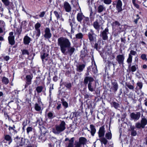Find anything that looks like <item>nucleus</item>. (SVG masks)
Returning <instances> with one entry per match:
<instances>
[{"label":"nucleus","instance_id":"f257e3e1","mask_svg":"<svg viewBox=\"0 0 147 147\" xmlns=\"http://www.w3.org/2000/svg\"><path fill=\"white\" fill-rule=\"evenodd\" d=\"M57 44L60 47L61 52L64 55L66 54V48H68V51L71 55L75 50V48L71 47V43L69 40L66 37H61L57 40Z\"/></svg>","mask_w":147,"mask_h":147},{"label":"nucleus","instance_id":"f03ea898","mask_svg":"<svg viewBox=\"0 0 147 147\" xmlns=\"http://www.w3.org/2000/svg\"><path fill=\"white\" fill-rule=\"evenodd\" d=\"M94 79L89 76L86 77L84 80V83L85 85L88 84V88L89 90L91 92L95 90L96 88V84L93 82Z\"/></svg>","mask_w":147,"mask_h":147},{"label":"nucleus","instance_id":"7ed1b4c3","mask_svg":"<svg viewBox=\"0 0 147 147\" xmlns=\"http://www.w3.org/2000/svg\"><path fill=\"white\" fill-rule=\"evenodd\" d=\"M61 123L59 125H56L53 128L52 132L55 134L58 135L63 131L66 129V124L63 121H60Z\"/></svg>","mask_w":147,"mask_h":147},{"label":"nucleus","instance_id":"20e7f679","mask_svg":"<svg viewBox=\"0 0 147 147\" xmlns=\"http://www.w3.org/2000/svg\"><path fill=\"white\" fill-rule=\"evenodd\" d=\"M15 141L16 143L17 147L26 146L28 143V140L22 138H16L15 139Z\"/></svg>","mask_w":147,"mask_h":147},{"label":"nucleus","instance_id":"39448f33","mask_svg":"<svg viewBox=\"0 0 147 147\" xmlns=\"http://www.w3.org/2000/svg\"><path fill=\"white\" fill-rule=\"evenodd\" d=\"M113 5L114 7L116 6V8L118 12H120L122 11V2L121 0H118L117 1H115L113 3Z\"/></svg>","mask_w":147,"mask_h":147},{"label":"nucleus","instance_id":"423d86ee","mask_svg":"<svg viewBox=\"0 0 147 147\" xmlns=\"http://www.w3.org/2000/svg\"><path fill=\"white\" fill-rule=\"evenodd\" d=\"M141 114L140 112H135L131 113L130 115V119L136 121L139 119L140 116Z\"/></svg>","mask_w":147,"mask_h":147},{"label":"nucleus","instance_id":"0eeeda50","mask_svg":"<svg viewBox=\"0 0 147 147\" xmlns=\"http://www.w3.org/2000/svg\"><path fill=\"white\" fill-rule=\"evenodd\" d=\"M89 39L90 42L95 41L96 40L97 35L95 34L92 30H90V31L88 33Z\"/></svg>","mask_w":147,"mask_h":147},{"label":"nucleus","instance_id":"6e6552de","mask_svg":"<svg viewBox=\"0 0 147 147\" xmlns=\"http://www.w3.org/2000/svg\"><path fill=\"white\" fill-rule=\"evenodd\" d=\"M45 34L44 35V37L47 39H50L52 36V34L49 28H46L45 30Z\"/></svg>","mask_w":147,"mask_h":147},{"label":"nucleus","instance_id":"1a4fd4ad","mask_svg":"<svg viewBox=\"0 0 147 147\" xmlns=\"http://www.w3.org/2000/svg\"><path fill=\"white\" fill-rule=\"evenodd\" d=\"M109 33V29L107 27L105 28L101 33V36L103 40H106L108 39L107 34Z\"/></svg>","mask_w":147,"mask_h":147},{"label":"nucleus","instance_id":"9d476101","mask_svg":"<svg viewBox=\"0 0 147 147\" xmlns=\"http://www.w3.org/2000/svg\"><path fill=\"white\" fill-rule=\"evenodd\" d=\"M105 125H103L100 127L98 132L99 138H102L104 136L105 132Z\"/></svg>","mask_w":147,"mask_h":147},{"label":"nucleus","instance_id":"9b49d317","mask_svg":"<svg viewBox=\"0 0 147 147\" xmlns=\"http://www.w3.org/2000/svg\"><path fill=\"white\" fill-rule=\"evenodd\" d=\"M125 57L124 55H119L116 57V60L119 65L123 63Z\"/></svg>","mask_w":147,"mask_h":147},{"label":"nucleus","instance_id":"f8f14e48","mask_svg":"<svg viewBox=\"0 0 147 147\" xmlns=\"http://www.w3.org/2000/svg\"><path fill=\"white\" fill-rule=\"evenodd\" d=\"M63 7L65 11L69 12L71 11V7L69 3L67 1H65L63 3Z\"/></svg>","mask_w":147,"mask_h":147},{"label":"nucleus","instance_id":"ddd939ff","mask_svg":"<svg viewBox=\"0 0 147 147\" xmlns=\"http://www.w3.org/2000/svg\"><path fill=\"white\" fill-rule=\"evenodd\" d=\"M33 76L32 75H27L25 78L26 82L27 85H29L31 84L32 80V79Z\"/></svg>","mask_w":147,"mask_h":147},{"label":"nucleus","instance_id":"4468645a","mask_svg":"<svg viewBox=\"0 0 147 147\" xmlns=\"http://www.w3.org/2000/svg\"><path fill=\"white\" fill-rule=\"evenodd\" d=\"M84 16L81 12L78 13L77 15V21L80 23H81L82 20L84 19Z\"/></svg>","mask_w":147,"mask_h":147},{"label":"nucleus","instance_id":"2eb2a0df","mask_svg":"<svg viewBox=\"0 0 147 147\" xmlns=\"http://www.w3.org/2000/svg\"><path fill=\"white\" fill-rule=\"evenodd\" d=\"M31 40V38L28 36H26L23 39L24 43L25 45H28Z\"/></svg>","mask_w":147,"mask_h":147},{"label":"nucleus","instance_id":"dca6fc26","mask_svg":"<svg viewBox=\"0 0 147 147\" xmlns=\"http://www.w3.org/2000/svg\"><path fill=\"white\" fill-rule=\"evenodd\" d=\"M88 55L87 50L85 49L84 48L81 52L80 57L82 58H84Z\"/></svg>","mask_w":147,"mask_h":147},{"label":"nucleus","instance_id":"f3484780","mask_svg":"<svg viewBox=\"0 0 147 147\" xmlns=\"http://www.w3.org/2000/svg\"><path fill=\"white\" fill-rule=\"evenodd\" d=\"M40 30H35L33 32V37H34L36 39H38L40 36Z\"/></svg>","mask_w":147,"mask_h":147},{"label":"nucleus","instance_id":"a211bd4d","mask_svg":"<svg viewBox=\"0 0 147 147\" xmlns=\"http://www.w3.org/2000/svg\"><path fill=\"white\" fill-rule=\"evenodd\" d=\"M97 11L98 13H100L106 10V8L103 5H100L97 7Z\"/></svg>","mask_w":147,"mask_h":147},{"label":"nucleus","instance_id":"6ab92c4d","mask_svg":"<svg viewBox=\"0 0 147 147\" xmlns=\"http://www.w3.org/2000/svg\"><path fill=\"white\" fill-rule=\"evenodd\" d=\"M112 88L114 91V92H116L118 89V84L115 81L112 83Z\"/></svg>","mask_w":147,"mask_h":147},{"label":"nucleus","instance_id":"aec40b11","mask_svg":"<svg viewBox=\"0 0 147 147\" xmlns=\"http://www.w3.org/2000/svg\"><path fill=\"white\" fill-rule=\"evenodd\" d=\"M48 54L46 53H41V57L43 62H44V61H45L48 59Z\"/></svg>","mask_w":147,"mask_h":147},{"label":"nucleus","instance_id":"412c9836","mask_svg":"<svg viewBox=\"0 0 147 147\" xmlns=\"http://www.w3.org/2000/svg\"><path fill=\"white\" fill-rule=\"evenodd\" d=\"M90 128L91 129L90 132L92 136H94L96 131L95 127L93 125L91 124L90 125Z\"/></svg>","mask_w":147,"mask_h":147},{"label":"nucleus","instance_id":"4be33fe9","mask_svg":"<svg viewBox=\"0 0 147 147\" xmlns=\"http://www.w3.org/2000/svg\"><path fill=\"white\" fill-rule=\"evenodd\" d=\"M85 66V65L84 64L79 65L77 66V71L80 72L82 71Z\"/></svg>","mask_w":147,"mask_h":147},{"label":"nucleus","instance_id":"5701e85b","mask_svg":"<svg viewBox=\"0 0 147 147\" xmlns=\"http://www.w3.org/2000/svg\"><path fill=\"white\" fill-rule=\"evenodd\" d=\"M87 141L86 139L83 137H80L79 139V142L81 144L84 145Z\"/></svg>","mask_w":147,"mask_h":147},{"label":"nucleus","instance_id":"b1692460","mask_svg":"<svg viewBox=\"0 0 147 147\" xmlns=\"http://www.w3.org/2000/svg\"><path fill=\"white\" fill-rule=\"evenodd\" d=\"M132 56L130 55H129L128 57L127 60V62L129 65V66L130 67L131 65V63L132 60Z\"/></svg>","mask_w":147,"mask_h":147},{"label":"nucleus","instance_id":"393cba45","mask_svg":"<svg viewBox=\"0 0 147 147\" xmlns=\"http://www.w3.org/2000/svg\"><path fill=\"white\" fill-rule=\"evenodd\" d=\"M8 40L9 43L11 45H13L15 43L14 37H8Z\"/></svg>","mask_w":147,"mask_h":147},{"label":"nucleus","instance_id":"a878e982","mask_svg":"<svg viewBox=\"0 0 147 147\" xmlns=\"http://www.w3.org/2000/svg\"><path fill=\"white\" fill-rule=\"evenodd\" d=\"M39 139L42 142L45 141L46 139L45 134H41L39 136Z\"/></svg>","mask_w":147,"mask_h":147},{"label":"nucleus","instance_id":"bb28decb","mask_svg":"<svg viewBox=\"0 0 147 147\" xmlns=\"http://www.w3.org/2000/svg\"><path fill=\"white\" fill-rule=\"evenodd\" d=\"M105 138L108 140H110L112 138V134L111 133V131H108L106 133L105 135Z\"/></svg>","mask_w":147,"mask_h":147},{"label":"nucleus","instance_id":"cd10ccee","mask_svg":"<svg viewBox=\"0 0 147 147\" xmlns=\"http://www.w3.org/2000/svg\"><path fill=\"white\" fill-rule=\"evenodd\" d=\"M41 104L36 103L35 105L34 108L37 111H40L41 110Z\"/></svg>","mask_w":147,"mask_h":147},{"label":"nucleus","instance_id":"c85d7f7f","mask_svg":"<svg viewBox=\"0 0 147 147\" xmlns=\"http://www.w3.org/2000/svg\"><path fill=\"white\" fill-rule=\"evenodd\" d=\"M93 26L94 28L96 30H99L100 29V25L98 23L97 21H95L93 23Z\"/></svg>","mask_w":147,"mask_h":147},{"label":"nucleus","instance_id":"c756f323","mask_svg":"<svg viewBox=\"0 0 147 147\" xmlns=\"http://www.w3.org/2000/svg\"><path fill=\"white\" fill-rule=\"evenodd\" d=\"M137 86L136 88V89L137 90H141L143 86V84L141 82H138L137 83Z\"/></svg>","mask_w":147,"mask_h":147},{"label":"nucleus","instance_id":"7c9ffc66","mask_svg":"<svg viewBox=\"0 0 147 147\" xmlns=\"http://www.w3.org/2000/svg\"><path fill=\"white\" fill-rule=\"evenodd\" d=\"M74 138H72L69 141L68 145L66 146V147H73Z\"/></svg>","mask_w":147,"mask_h":147},{"label":"nucleus","instance_id":"2f4dec72","mask_svg":"<svg viewBox=\"0 0 147 147\" xmlns=\"http://www.w3.org/2000/svg\"><path fill=\"white\" fill-rule=\"evenodd\" d=\"M2 82L5 85L7 84L9 82V80L7 78L3 77L2 79Z\"/></svg>","mask_w":147,"mask_h":147},{"label":"nucleus","instance_id":"473e14b6","mask_svg":"<svg viewBox=\"0 0 147 147\" xmlns=\"http://www.w3.org/2000/svg\"><path fill=\"white\" fill-rule=\"evenodd\" d=\"M5 139L9 141V144H10L12 142V140L11 137L9 135H7L5 136Z\"/></svg>","mask_w":147,"mask_h":147},{"label":"nucleus","instance_id":"72a5a7b5","mask_svg":"<svg viewBox=\"0 0 147 147\" xmlns=\"http://www.w3.org/2000/svg\"><path fill=\"white\" fill-rule=\"evenodd\" d=\"M141 123L143 127H144L147 124V120L145 118H142L141 120Z\"/></svg>","mask_w":147,"mask_h":147},{"label":"nucleus","instance_id":"f704fd0d","mask_svg":"<svg viewBox=\"0 0 147 147\" xmlns=\"http://www.w3.org/2000/svg\"><path fill=\"white\" fill-rule=\"evenodd\" d=\"M100 138V140L101 143L106 145L108 142V141L107 139L103 137Z\"/></svg>","mask_w":147,"mask_h":147},{"label":"nucleus","instance_id":"c9c22d12","mask_svg":"<svg viewBox=\"0 0 147 147\" xmlns=\"http://www.w3.org/2000/svg\"><path fill=\"white\" fill-rule=\"evenodd\" d=\"M138 2L139 3H142L144 6L147 7V0H142L141 1H138Z\"/></svg>","mask_w":147,"mask_h":147},{"label":"nucleus","instance_id":"e433bc0d","mask_svg":"<svg viewBox=\"0 0 147 147\" xmlns=\"http://www.w3.org/2000/svg\"><path fill=\"white\" fill-rule=\"evenodd\" d=\"M43 89V87L42 86H38L36 88V90L38 93L41 92Z\"/></svg>","mask_w":147,"mask_h":147},{"label":"nucleus","instance_id":"4c0bfd02","mask_svg":"<svg viewBox=\"0 0 147 147\" xmlns=\"http://www.w3.org/2000/svg\"><path fill=\"white\" fill-rule=\"evenodd\" d=\"M83 34L81 33L77 34L76 35V37L77 39H82L83 37Z\"/></svg>","mask_w":147,"mask_h":147},{"label":"nucleus","instance_id":"58836bf2","mask_svg":"<svg viewBox=\"0 0 147 147\" xmlns=\"http://www.w3.org/2000/svg\"><path fill=\"white\" fill-rule=\"evenodd\" d=\"M138 68V65H134L131 66L130 67V70L132 72H135L136 71Z\"/></svg>","mask_w":147,"mask_h":147},{"label":"nucleus","instance_id":"ea45409f","mask_svg":"<svg viewBox=\"0 0 147 147\" xmlns=\"http://www.w3.org/2000/svg\"><path fill=\"white\" fill-rule=\"evenodd\" d=\"M41 26V24L39 22L37 23L34 25V28L35 30H40L39 29Z\"/></svg>","mask_w":147,"mask_h":147},{"label":"nucleus","instance_id":"a19ab883","mask_svg":"<svg viewBox=\"0 0 147 147\" xmlns=\"http://www.w3.org/2000/svg\"><path fill=\"white\" fill-rule=\"evenodd\" d=\"M111 105L115 109H117L119 107V104L115 102H113L111 103Z\"/></svg>","mask_w":147,"mask_h":147},{"label":"nucleus","instance_id":"79ce46f5","mask_svg":"<svg viewBox=\"0 0 147 147\" xmlns=\"http://www.w3.org/2000/svg\"><path fill=\"white\" fill-rule=\"evenodd\" d=\"M112 26L113 27L117 26H120V24L119 22L117 21H115L112 23Z\"/></svg>","mask_w":147,"mask_h":147},{"label":"nucleus","instance_id":"37998d69","mask_svg":"<svg viewBox=\"0 0 147 147\" xmlns=\"http://www.w3.org/2000/svg\"><path fill=\"white\" fill-rule=\"evenodd\" d=\"M53 113L51 112H49L47 114L48 117L50 119L53 118L55 117Z\"/></svg>","mask_w":147,"mask_h":147},{"label":"nucleus","instance_id":"c03bdc74","mask_svg":"<svg viewBox=\"0 0 147 147\" xmlns=\"http://www.w3.org/2000/svg\"><path fill=\"white\" fill-rule=\"evenodd\" d=\"M136 1L137 0H132V3L136 8L138 9L139 8V6L136 3Z\"/></svg>","mask_w":147,"mask_h":147},{"label":"nucleus","instance_id":"a18cd8bd","mask_svg":"<svg viewBox=\"0 0 147 147\" xmlns=\"http://www.w3.org/2000/svg\"><path fill=\"white\" fill-rule=\"evenodd\" d=\"M136 127L138 128H144V127L142 125L141 123H137L136 124Z\"/></svg>","mask_w":147,"mask_h":147},{"label":"nucleus","instance_id":"49530a36","mask_svg":"<svg viewBox=\"0 0 147 147\" xmlns=\"http://www.w3.org/2000/svg\"><path fill=\"white\" fill-rule=\"evenodd\" d=\"M0 26L2 28H5V24L3 20L0 21Z\"/></svg>","mask_w":147,"mask_h":147},{"label":"nucleus","instance_id":"de8ad7c7","mask_svg":"<svg viewBox=\"0 0 147 147\" xmlns=\"http://www.w3.org/2000/svg\"><path fill=\"white\" fill-rule=\"evenodd\" d=\"M129 97L132 100H134L135 98V95L132 92H130L129 94Z\"/></svg>","mask_w":147,"mask_h":147},{"label":"nucleus","instance_id":"09e8293b","mask_svg":"<svg viewBox=\"0 0 147 147\" xmlns=\"http://www.w3.org/2000/svg\"><path fill=\"white\" fill-rule=\"evenodd\" d=\"M141 57L143 60H145L146 61L147 60L146 56L145 54H142L141 56Z\"/></svg>","mask_w":147,"mask_h":147},{"label":"nucleus","instance_id":"8fccbe9b","mask_svg":"<svg viewBox=\"0 0 147 147\" xmlns=\"http://www.w3.org/2000/svg\"><path fill=\"white\" fill-rule=\"evenodd\" d=\"M22 32V28L21 27L20 28H17L16 33H17L18 34H20Z\"/></svg>","mask_w":147,"mask_h":147},{"label":"nucleus","instance_id":"3c124183","mask_svg":"<svg viewBox=\"0 0 147 147\" xmlns=\"http://www.w3.org/2000/svg\"><path fill=\"white\" fill-rule=\"evenodd\" d=\"M3 2L4 4L6 6H7L9 4V2L8 0H1Z\"/></svg>","mask_w":147,"mask_h":147},{"label":"nucleus","instance_id":"603ef678","mask_svg":"<svg viewBox=\"0 0 147 147\" xmlns=\"http://www.w3.org/2000/svg\"><path fill=\"white\" fill-rule=\"evenodd\" d=\"M53 89V84H51L50 85V87L49 89L50 95L51 94V91Z\"/></svg>","mask_w":147,"mask_h":147},{"label":"nucleus","instance_id":"864d4df0","mask_svg":"<svg viewBox=\"0 0 147 147\" xmlns=\"http://www.w3.org/2000/svg\"><path fill=\"white\" fill-rule=\"evenodd\" d=\"M54 13L57 19H59V18H60V15L57 12L55 11L54 12Z\"/></svg>","mask_w":147,"mask_h":147},{"label":"nucleus","instance_id":"5fc2aeb1","mask_svg":"<svg viewBox=\"0 0 147 147\" xmlns=\"http://www.w3.org/2000/svg\"><path fill=\"white\" fill-rule=\"evenodd\" d=\"M126 86L131 90H133L134 89V87L133 86L131 85L130 84H127L126 85Z\"/></svg>","mask_w":147,"mask_h":147},{"label":"nucleus","instance_id":"6e6d98bb","mask_svg":"<svg viewBox=\"0 0 147 147\" xmlns=\"http://www.w3.org/2000/svg\"><path fill=\"white\" fill-rule=\"evenodd\" d=\"M136 53H137L136 51L133 50H131L129 55H130L131 56H132V55H135L136 54Z\"/></svg>","mask_w":147,"mask_h":147},{"label":"nucleus","instance_id":"4d7b16f0","mask_svg":"<svg viewBox=\"0 0 147 147\" xmlns=\"http://www.w3.org/2000/svg\"><path fill=\"white\" fill-rule=\"evenodd\" d=\"M104 3L106 4H109L111 2V0H104Z\"/></svg>","mask_w":147,"mask_h":147},{"label":"nucleus","instance_id":"13d9d810","mask_svg":"<svg viewBox=\"0 0 147 147\" xmlns=\"http://www.w3.org/2000/svg\"><path fill=\"white\" fill-rule=\"evenodd\" d=\"M32 128L31 127H28L26 129L27 133L28 134L29 133L32 131Z\"/></svg>","mask_w":147,"mask_h":147},{"label":"nucleus","instance_id":"bf43d9fd","mask_svg":"<svg viewBox=\"0 0 147 147\" xmlns=\"http://www.w3.org/2000/svg\"><path fill=\"white\" fill-rule=\"evenodd\" d=\"M22 54L23 55H29V53L27 50H23L22 51Z\"/></svg>","mask_w":147,"mask_h":147},{"label":"nucleus","instance_id":"052dcab7","mask_svg":"<svg viewBox=\"0 0 147 147\" xmlns=\"http://www.w3.org/2000/svg\"><path fill=\"white\" fill-rule=\"evenodd\" d=\"M65 87L68 88L70 89L71 86V84L69 83H68L66 84L65 85Z\"/></svg>","mask_w":147,"mask_h":147},{"label":"nucleus","instance_id":"680f3d73","mask_svg":"<svg viewBox=\"0 0 147 147\" xmlns=\"http://www.w3.org/2000/svg\"><path fill=\"white\" fill-rule=\"evenodd\" d=\"M137 134L136 131L134 130L131 131V135L133 136H135Z\"/></svg>","mask_w":147,"mask_h":147},{"label":"nucleus","instance_id":"e2e57ef3","mask_svg":"<svg viewBox=\"0 0 147 147\" xmlns=\"http://www.w3.org/2000/svg\"><path fill=\"white\" fill-rule=\"evenodd\" d=\"M136 17H137L136 18V19H135L134 21V22H135V23L136 24H137L138 20L140 19V17H139V16L137 14L136 15Z\"/></svg>","mask_w":147,"mask_h":147},{"label":"nucleus","instance_id":"0e129e2a","mask_svg":"<svg viewBox=\"0 0 147 147\" xmlns=\"http://www.w3.org/2000/svg\"><path fill=\"white\" fill-rule=\"evenodd\" d=\"M81 145L79 142H77L75 144V147H81Z\"/></svg>","mask_w":147,"mask_h":147},{"label":"nucleus","instance_id":"69168bd1","mask_svg":"<svg viewBox=\"0 0 147 147\" xmlns=\"http://www.w3.org/2000/svg\"><path fill=\"white\" fill-rule=\"evenodd\" d=\"M62 104L63 106L65 108H67L68 107V105L66 101H63L62 103Z\"/></svg>","mask_w":147,"mask_h":147},{"label":"nucleus","instance_id":"338daca9","mask_svg":"<svg viewBox=\"0 0 147 147\" xmlns=\"http://www.w3.org/2000/svg\"><path fill=\"white\" fill-rule=\"evenodd\" d=\"M45 11H42L41 12L39 16V17L41 18L43 17L45 14Z\"/></svg>","mask_w":147,"mask_h":147},{"label":"nucleus","instance_id":"774afa93","mask_svg":"<svg viewBox=\"0 0 147 147\" xmlns=\"http://www.w3.org/2000/svg\"><path fill=\"white\" fill-rule=\"evenodd\" d=\"M4 60L7 61H8L9 59V57L8 56H6L3 57Z\"/></svg>","mask_w":147,"mask_h":147}]
</instances>
